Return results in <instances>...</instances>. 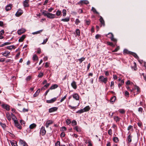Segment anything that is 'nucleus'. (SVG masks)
Here are the masks:
<instances>
[{
    "label": "nucleus",
    "mask_w": 146,
    "mask_h": 146,
    "mask_svg": "<svg viewBox=\"0 0 146 146\" xmlns=\"http://www.w3.org/2000/svg\"><path fill=\"white\" fill-rule=\"evenodd\" d=\"M42 30H41L40 31H37L36 32H34L32 34L33 35L36 34H38L40 33V32H42Z\"/></svg>",
    "instance_id": "nucleus-43"
},
{
    "label": "nucleus",
    "mask_w": 146,
    "mask_h": 146,
    "mask_svg": "<svg viewBox=\"0 0 146 146\" xmlns=\"http://www.w3.org/2000/svg\"><path fill=\"white\" fill-rule=\"evenodd\" d=\"M114 82L113 81H111V85H110V86L111 88H113L114 87Z\"/></svg>",
    "instance_id": "nucleus-61"
},
{
    "label": "nucleus",
    "mask_w": 146,
    "mask_h": 146,
    "mask_svg": "<svg viewBox=\"0 0 146 146\" xmlns=\"http://www.w3.org/2000/svg\"><path fill=\"white\" fill-rule=\"evenodd\" d=\"M123 52L124 53L126 54H131V52H129L128 51V50L126 49H125L124 50Z\"/></svg>",
    "instance_id": "nucleus-45"
},
{
    "label": "nucleus",
    "mask_w": 146,
    "mask_h": 146,
    "mask_svg": "<svg viewBox=\"0 0 146 146\" xmlns=\"http://www.w3.org/2000/svg\"><path fill=\"white\" fill-rule=\"evenodd\" d=\"M29 0H25L23 1V5L24 7H27L29 6L28 4Z\"/></svg>",
    "instance_id": "nucleus-11"
},
{
    "label": "nucleus",
    "mask_w": 146,
    "mask_h": 146,
    "mask_svg": "<svg viewBox=\"0 0 146 146\" xmlns=\"http://www.w3.org/2000/svg\"><path fill=\"white\" fill-rule=\"evenodd\" d=\"M25 31V30L24 29H21L18 30L17 31V33L18 35H20L23 33Z\"/></svg>",
    "instance_id": "nucleus-17"
},
{
    "label": "nucleus",
    "mask_w": 146,
    "mask_h": 146,
    "mask_svg": "<svg viewBox=\"0 0 146 146\" xmlns=\"http://www.w3.org/2000/svg\"><path fill=\"white\" fill-rule=\"evenodd\" d=\"M2 55L4 56H9L10 54V52L8 51H5L4 52L2 53Z\"/></svg>",
    "instance_id": "nucleus-12"
},
{
    "label": "nucleus",
    "mask_w": 146,
    "mask_h": 146,
    "mask_svg": "<svg viewBox=\"0 0 146 146\" xmlns=\"http://www.w3.org/2000/svg\"><path fill=\"white\" fill-rule=\"evenodd\" d=\"M89 3V2L87 0H81L79 1V2L78 3V4H80L81 5H82L83 4H87Z\"/></svg>",
    "instance_id": "nucleus-15"
},
{
    "label": "nucleus",
    "mask_w": 146,
    "mask_h": 146,
    "mask_svg": "<svg viewBox=\"0 0 146 146\" xmlns=\"http://www.w3.org/2000/svg\"><path fill=\"white\" fill-rule=\"evenodd\" d=\"M118 111L121 114H123L125 112V110L123 109H120L118 110Z\"/></svg>",
    "instance_id": "nucleus-44"
},
{
    "label": "nucleus",
    "mask_w": 146,
    "mask_h": 146,
    "mask_svg": "<svg viewBox=\"0 0 146 146\" xmlns=\"http://www.w3.org/2000/svg\"><path fill=\"white\" fill-rule=\"evenodd\" d=\"M98 79L99 82H103L105 84H106L108 81V78H105L103 76H100Z\"/></svg>",
    "instance_id": "nucleus-2"
},
{
    "label": "nucleus",
    "mask_w": 146,
    "mask_h": 146,
    "mask_svg": "<svg viewBox=\"0 0 146 146\" xmlns=\"http://www.w3.org/2000/svg\"><path fill=\"white\" fill-rule=\"evenodd\" d=\"M73 97L74 98L76 99V100H79V97L78 95L76 93L73 94L72 95Z\"/></svg>",
    "instance_id": "nucleus-18"
},
{
    "label": "nucleus",
    "mask_w": 146,
    "mask_h": 146,
    "mask_svg": "<svg viewBox=\"0 0 146 146\" xmlns=\"http://www.w3.org/2000/svg\"><path fill=\"white\" fill-rule=\"evenodd\" d=\"M68 106L71 109H76V107L72 106L70 105H69Z\"/></svg>",
    "instance_id": "nucleus-56"
},
{
    "label": "nucleus",
    "mask_w": 146,
    "mask_h": 146,
    "mask_svg": "<svg viewBox=\"0 0 146 146\" xmlns=\"http://www.w3.org/2000/svg\"><path fill=\"white\" fill-rule=\"evenodd\" d=\"M31 77L30 76H27L26 79L27 81H29L31 79Z\"/></svg>",
    "instance_id": "nucleus-53"
},
{
    "label": "nucleus",
    "mask_w": 146,
    "mask_h": 146,
    "mask_svg": "<svg viewBox=\"0 0 146 146\" xmlns=\"http://www.w3.org/2000/svg\"><path fill=\"white\" fill-rule=\"evenodd\" d=\"M43 73L40 72L38 74V76L39 77H42L43 76Z\"/></svg>",
    "instance_id": "nucleus-58"
},
{
    "label": "nucleus",
    "mask_w": 146,
    "mask_h": 146,
    "mask_svg": "<svg viewBox=\"0 0 146 146\" xmlns=\"http://www.w3.org/2000/svg\"><path fill=\"white\" fill-rule=\"evenodd\" d=\"M132 136L131 135H129L127 138V139L129 143H130L132 141Z\"/></svg>",
    "instance_id": "nucleus-19"
},
{
    "label": "nucleus",
    "mask_w": 146,
    "mask_h": 146,
    "mask_svg": "<svg viewBox=\"0 0 146 146\" xmlns=\"http://www.w3.org/2000/svg\"><path fill=\"white\" fill-rule=\"evenodd\" d=\"M119 49V46H117V47L113 51V52H116Z\"/></svg>",
    "instance_id": "nucleus-52"
},
{
    "label": "nucleus",
    "mask_w": 146,
    "mask_h": 146,
    "mask_svg": "<svg viewBox=\"0 0 146 146\" xmlns=\"http://www.w3.org/2000/svg\"><path fill=\"white\" fill-rule=\"evenodd\" d=\"M84 109H80L79 110H78L77 111H76V113H79L80 114L84 112Z\"/></svg>",
    "instance_id": "nucleus-34"
},
{
    "label": "nucleus",
    "mask_w": 146,
    "mask_h": 146,
    "mask_svg": "<svg viewBox=\"0 0 146 146\" xmlns=\"http://www.w3.org/2000/svg\"><path fill=\"white\" fill-rule=\"evenodd\" d=\"M76 33L77 35L78 36H80V32L79 29H77L76 30Z\"/></svg>",
    "instance_id": "nucleus-35"
},
{
    "label": "nucleus",
    "mask_w": 146,
    "mask_h": 146,
    "mask_svg": "<svg viewBox=\"0 0 146 146\" xmlns=\"http://www.w3.org/2000/svg\"><path fill=\"white\" fill-rule=\"evenodd\" d=\"M48 40V38H46L43 40V42L41 44H45Z\"/></svg>",
    "instance_id": "nucleus-48"
},
{
    "label": "nucleus",
    "mask_w": 146,
    "mask_h": 146,
    "mask_svg": "<svg viewBox=\"0 0 146 146\" xmlns=\"http://www.w3.org/2000/svg\"><path fill=\"white\" fill-rule=\"evenodd\" d=\"M49 64V63L48 62H46L45 63V67L46 68L48 67L49 66L48 65Z\"/></svg>",
    "instance_id": "nucleus-62"
},
{
    "label": "nucleus",
    "mask_w": 146,
    "mask_h": 146,
    "mask_svg": "<svg viewBox=\"0 0 146 146\" xmlns=\"http://www.w3.org/2000/svg\"><path fill=\"white\" fill-rule=\"evenodd\" d=\"M74 129L76 130L78 132H80L81 131V128L78 126H76L74 128Z\"/></svg>",
    "instance_id": "nucleus-23"
},
{
    "label": "nucleus",
    "mask_w": 146,
    "mask_h": 146,
    "mask_svg": "<svg viewBox=\"0 0 146 146\" xmlns=\"http://www.w3.org/2000/svg\"><path fill=\"white\" fill-rule=\"evenodd\" d=\"M71 85L72 88L74 89H76L77 88L76 83L74 81H73L71 84Z\"/></svg>",
    "instance_id": "nucleus-9"
},
{
    "label": "nucleus",
    "mask_w": 146,
    "mask_h": 146,
    "mask_svg": "<svg viewBox=\"0 0 146 146\" xmlns=\"http://www.w3.org/2000/svg\"><path fill=\"white\" fill-rule=\"evenodd\" d=\"M62 12L63 13V16L64 17H65L66 14V11L65 9L62 10Z\"/></svg>",
    "instance_id": "nucleus-37"
},
{
    "label": "nucleus",
    "mask_w": 146,
    "mask_h": 146,
    "mask_svg": "<svg viewBox=\"0 0 146 146\" xmlns=\"http://www.w3.org/2000/svg\"><path fill=\"white\" fill-rule=\"evenodd\" d=\"M19 143L21 145H22L23 146H28L27 144L25 141L23 140L20 139Z\"/></svg>",
    "instance_id": "nucleus-16"
},
{
    "label": "nucleus",
    "mask_w": 146,
    "mask_h": 146,
    "mask_svg": "<svg viewBox=\"0 0 146 146\" xmlns=\"http://www.w3.org/2000/svg\"><path fill=\"white\" fill-rule=\"evenodd\" d=\"M130 54L133 55L134 57H135L136 58H139V57L135 53L131 52Z\"/></svg>",
    "instance_id": "nucleus-41"
},
{
    "label": "nucleus",
    "mask_w": 146,
    "mask_h": 146,
    "mask_svg": "<svg viewBox=\"0 0 146 146\" xmlns=\"http://www.w3.org/2000/svg\"><path fill=\"white\" fill-rule=\"evenodd\" d=\"M0 125L3 128H5L6 127V125L5 124L3 123H0Z\"/></svg>",
    "instance_id": "nucleus-55"
},
{
    "label": "nucleus",
    "mask_w": 146,
    "mask_h": 146,
    "mask_svg": "<svg viewBox=\"0 0 146 146\" xmlns=\"http://www.w3.org/2000/svg\"><path fill=\"white\" fill-rule=\"evenodd\" d=\"M112 130L111 129H110L108 130V133L110 135H111L112 134Z\"/></svg>",
    "instance_id": "nucleus-54"
},
{
    "label": "nucleus",
    "mask_w": 146,
    "mask_h": 146,
    "mask_svg": "<svg viewBox=\"0 0 146 146\" xmlns=\"http://www.w3.org/2000/svg\"><path fill=\"white\" fill-rule=\"evenodd\" d=\"M83 109H84V112H86L88 111L90 109V108L89 106H87Z\"/></svg>",
    "instance_id": "nucleus-33"
},
{
    "label": "nucleus",
    "mask_w": 146,
    "mask_h": 146,
    "mask_svg": "<svg viewBox=\"0 0 146 146\" xmlns=\"http://www.w3.org/2000/svg\"><path fill=\"white\" fill-rule=\"evenodd\" d=\"M80 22V21L78 19H76L75 21V23L76 25H78Z\"/></svg>",
    "instance_id": "nucleus-46"
},
{
    "label": "nucleus",
    "mask_w": 146,
    "mask_h": 146,
    "mask_svg": "<svg viewBox=\"0 0 146 146\" xmlns=\"http://www.w3.org/2000/svg\"><path fill=\"white\" fill-rule=\"evenodd\" d=\"M72 125L73 126L76 125L77 122L75 120H73L71 122Z\"/></svg>",
    "instance_id": "nucleus-39"
},
{
    "label": "nucleus",
    "mask_w": 146,
    "mask_h": 146,
    "mask_svg": "<svg viewBox=\"0 0 146 146\" xmlns=\"http://www.w3.org/2000/svg\"><path fill=\"white\" fill-rule=\"evenodd\" d=\"M15 126L19 129H21L22 127L21 125L18 123L17 120L15 119L14 120Z\"/></svg>",
    "instance_id": "nucleus-6"
},
{
    "label": "nucleus",
    "mask_w": 146,
    "mask_h": 146,
    "mask_svg": "<svg viewBox=\"0 0 146 146\" xmlns=\"http://www.w3.org/2000/svg\"><path fill=\"white\" fill-rule=\"evenodd\" d=\"M23 13V11L20 9H19L15 14V15L17 17H19Z\"/></svg>",
    "instance_id": "nucleus-8"
},
{
    "label": "nucleus",
    "mask_w": 146,
    "mask_h": 146,
    "mask_svg": "<svg viewBox=\"0 0 146 146\" xmlns=\"http://www.w3.org/2000/svg\"><path fill=\"white\" fill-rule=\"evenodd\" d=\"M66 96L67 95H66L62 98L61 99L60 101V102H62L66 98Z\"/></svg>",
    "instance_id": "nucleus-49"
},
{
    "label": "nucleus",
    "mask_w": 146,
    "mask_h": 146,
    "mask_svg": "<svg viewBox=\"0 0 146 146\" xmlns=\"http://www.w3.org/2000/svg\"><path fill=\"white\" fill-rule=\"evenodd\" d=\"M140 92V88L137 86H135L134 87V95L137 94Z\"/></svg>",
    "instance_id": "nucleus-3"
},
{
    "label": "nucleus",
    "mask_w": 146,
    "mask_h": 146,
    "mask_svg": "<svg viewBox=\"0 0 146 146\" xmlns=\"http://www.w3.org/2000/svg\"><path fill=\"white\" fill-rule=\"evenodd\" d=\"M61 21L64 22H67L70 21V18L69 17H66L64 19H62Z\"/></svg>",
    "instance_id": "nucleus-26"
},
{
    "label": "nucleus",
    "mask_w": 146,
    "mask_h": 146,
    "mask_svg": "<svg viewBox=\"0 0 146 146\" xmlns=\"http://www.w3.org/2000/svg\"><path fill=\"white\" fill-rule=\"evenodd\" d=\"M36 126V125L35 123H33L31 125L29 126V128L31 129H33Z\"/></svg>",
    "instance_id": "nucleus-32"
},
{
    "label": "nucleus",
    "mask_w": 146,
    "mask_h": 146,
    "mask_svg": "<svg viewBox=\"0 0 146 146\" xmlns=\"http://www.w3.org/2000/svg\"><path fill=\"white\" fill-rule=\"evenodd\" d=\"M125 96H129V94L128 92L126 91L125 92Z\"/></svg>",
    "instance_id": "nucleus-57"
},
{
    "label": "nucleus",
    "mask_w": 146,
    "mask_h": 146,
    "mask_svg": "<svg viewBox=\"0 0 146 146\" xmlns=\"http://www.w3.org/2000/svg\"><path fill=\"white\" fill-rule=\"evenodd\" d=\"M85 59V58L84 57H82L78 59V60L79 61V63L80 64Z\"/></svg>",
    "instance_id": "nucleus-38"
},
{
    "label": "nucleus",
    "mask_w": 146,
    "mask_h": 146,
    "mask_svg": "<svg viewBox=\"0 0 146 146\" xmlns=\"http://www.w3.org/2000/svg\"><path fill=\"white\" fill-rule=\"evenodd\" d=\"M114 120L116 123L119 122L121 118L119 117L118 116H114L113 117Z\"/></svg>",
    "instance_id": "nucleus-14"
},
{
    "label": "nucleus",
    "mask_w": 146,
    "mask_h": 146,
    "mask_svg": "<svg viewBox=\"0 0 146 146\" xmlns=\"http://www.w3.org/2000/svg\"><path fill=\"white\" fill-rule=\"evenodd\" d=\"M46 133V131L44 127L42 126L40 129V133L42 135H44Z\"/></svg>",
    "instance_id": "nucleus-5"
},
{
    "label": "nucleus",
    "mask_w": 146,
    "mask_h": 146,
    "mask_svg": "<svg viewBox=\"0 0 146 146\" xmlns=\"http://www.w3.org/2000/svg\"><path fill=\"white\" fill-rule=\"evenodd\" d=\"M15 48L16 47L14 45H13L7 46V48L9 50H11L12 49H15Z\"/></svg>",
    "instance_id": "nucleus-28"
},
{
    "label": "nucleus",
    "mask_w": 146,
    "mask_h": 146,
    "mask_svg": "<svg viewBox=\"0 0 146 146\" xmlns=\"http://www.w3.org/2000/svg\"><path fill=\"white\" fill-rule=\"evenodd\" d=\"M42 14L44 16H46L47 18L49 19H53L54 18H57L56 17L55 14L50 13L46 11L43 12Z\"/></svg>",
    "instance_id": "nucleus-1"
},
{
    "label": "nucleus",
    "mask_w": 146,
    "mask_h": 146,
    "mask_svg": "<svg viewBox=\"0 0 146 146\" xmlns=\"http://www.w3.org/2000/svg\"><path fill=\"white\" fill-rule=\"evenodd\" d=\"M53 123V121L52 120H48L46 121V123L45 124L46 127V128L48 127L49 126L52 124Z\"/></svg>",
    "instance_id": "nucleus-7"
},
{
    "label": "nucleus",
    "mask_w": 146,
    "mask_h": 146,
    "mask_svg": "<svg viewBox=\"0 0 146 146\" xmlns=\"http://www.w3.org/2000/svg\"><path fill=\"white\" fill-rule=\"evenodd\" d=\"M92 11L94 13L97 14H99V13L96 11V9L93 7H92Z\"/></svg>",
    "instance_id": "nucleus-36"
},
{
    "label": "nucleus",
    "mask_w": 146,
    "mask_h": 146,
    "mask_svg": "<svg viewBox=\"0 0 146 146\" xmlns=\"http://www.w3.org/2000/svg\"><path fill=\"white\" fill-rule=\"evenodd\" d=\"M25 37V35H23L21 38L19 39V41L20 42H22Z\"/></svg>",
    "instance_id": "nucleus-24"
},
{
    "label": "nucleus",
    "mask_w": 146,
    "mask_h": 146,
    "mask_svg": "<svg viewBox=\"0 0 146 146\" xmlns=\"http://www.w3.org/2000/svg\"><path fill=\"white\" fill-rule=\"evenodd\" d=\"M33 59L34 61H36L38 60V57L36 54H35L33 56Z\"/></svg>",
    "instance_id": "nucleus-31"
},
{
    "label": "nucleus",
    "mask_w": 146,
    "mask_h": 146,
    "mask_svg": "<svg viewBox=\"0 0 146 146\" xmlns=\"http://www.w3.org/2000/svg\"><path fill=\"white\" fill-rule=\"evenodd\" d=\"M142 75L143 76V78H144V80L146 81V74L143 73Z\"/></svg>",
    "instance_id": "nucleus-64"
},
{
    "label": "nucleus",
    "mask_w": 146,
    "mask_h": 146,
    "mask_svg": "<svg viewBox=\"0 0 146 146\" xmlns=\"http://www.w3.org/2000/svg\"><path fill=\"white\" fill-rule=\"evenodd\" d=\"M61 14L62 12L61 11L58 10L56 11L55 15L57 16H59L61 15Z\"/></svg>",
    "instance_id": "nucleus-25"
},
{
    "label": "nucleus",
    "mask_w": 146,
    "mask_h": 146,
    "mask_svg": "<svg viewBox=\"0 0 146 146\" xmlns=\"http://www.w3.org/2000/svg\"><path fill=\"white\" fill-rule=\"evenodd\" d=\"M66 122L67 125H69L71 123V121L70 119H68L66 120Z\"/></svg>",
    "instance_id": "nucleus-47"
},
{
    "label": "nucleus",
    "mask_w": 146,
    "mask_h": 146,
    "mask_svg": "<svg viewBox=\"0 0 146 146\" xmlns=\"http://www.w3.org/2000/svg\"><path fill=\"white\" fill-rule=\"evenodd\" d=\"M11 5H7L5 8V10L7 11L10 10L11 8Z\"/></svg>",
    "instance_id": "nucleus-29"
},
{
    "label": "nucleus",
    "mask_w": 146,
    "mask_h": 146,
    "mask_svg": "<svg viewBox=\"0 0 146 146\" xmlns=\"http://www.w3.org/2000/svg\"><path fill=\"white\" fill-rule=\"evenodd\" d=\"M58 87V86L56 84H54L51 86L50 88V90H53L57 88Z\"/></svg>",
    "instance_id": "nucleus-20"
},
{
    "label": "nucleus",
    "mask_w": 146,
    "mask_h": 146,
    "mask_svg": "<svg viewBox=\"0 0 146 146\" xmlns=\"http://www.w3.org/2000/svg\"><path fill=\"white\" fill-rule=\"evenodd\" d=\"M6 117L9 121H10L11 120V117L8 113H6Z\"/></svg>",
    "instance_id": "nucleus-42"
},
{
    "label": "nucleus",
    "mask_w": 146,
    "mask_h": 146,
    "mask_svg": "<svg viewBox=\"0 0 146 146\" xmlns=\"http://www.w3.org/2000/svg\"><path fill=\"white\" fill-rule=\"evenodd\" d=\"M3 108L6 109L7 111H9L10 110L9 106L7 105H3Z\"/></svg>",
    "instance_id": "nucleus-22"
},
{
    "label": "nucleus",
    "mask_w": 146,
    "mask_h": 146,
    "mask_svg": "<svg viewBox=\"0 0 146 146\" xmlns=\"http://www.w3.org/2000/svg\"><path fill=\"white\" fill-rule=\"evenodd\" d=\"M55 146H60V143L59 141H57L55 143Z\"/></svg>",
    "instance_id": "nucleus-50"
},
{
    "label": "nucleus",
    "mask_w": 146,
    "mask_h": 146,
    "mask_svg": "<svg viewBox=\"0 0 146 146\" xmlns=\"http://www.w3.org/2000/svg\"><path fill=\"white\" fill-rule=\"evenodd\" d=\"M108 37L110 38L111 40L115 42H116L117 40L115 38H114L113 35L112 33H108Z\"/></svg>",
    "instance_id": "nucleus-4"
},
{
    "label": "nucleus",
    "mask_w": 146,
    "mask_h": 146,
    "mask_svg": "<svg viewBox=\"0 0 146 146\" xmlns=\"http://www.w3.org/2000/svg\"><path fill=\"white\" fill-rule=\"evenodd\" d=\"M50 85V83H47L46 84V85H45L44 86V87H45L46 88H47L48 86H49V85Z\"/></svg>",
    "instance_id": "nucleus-60"
},
{
    "label": "nucleus",
    "mask_w": 146,
    "mask_h": 146,
    "mask_svg": "<svg viewBox=\"0 0 146 146\" xmlns=\"http://www.w3.org/2000/svg\"><path fill=\"white\" fill-rule=\"evenodd\" d=\"M107 44L110 46H114V45L111 42H107Z\"/></svg>",
    "instance_id": "nucleus-51"
},
{
    "label": "nucleus",
    "mask_w": 146,
    "mask_h": 146,
    "mask_svg": "<svg viewBox=\"0 0 146 146\" xmlns=\"http://www.w3.org/2000/svg\"><path fill=\"white\" fill-rule=\"evenodd\" d=\"M99 20L102 25L104 26L105 25L104 21L103 18L101 16L100 17V18Z\"/></svg>",
    "instance_id": "nucleus-21"
},
{
    "label": "nucleus",
    "mask_w": 146,
    "mask_h": 146,
    "mask_svg": "<svg viewBox=\"0 0 146 146\" xmlns=\"http://www.w3.org/2000/svg\"><path fill=\"white\" fill-rule=\"evenodd\" d=\"M88 146H92V144L91 143V141L89 140L88 141Z\"/></svg>",
    "instance_id": "nucleus-63"
},
{
    "label": "nucleus",
    "mask_w": 146,
    "mask_h": 146,
    "mask_svg": "<svg viewBox=\"0 0 146 146\" xmlns=\"http://www.w3.org/2000/svg\"><path fill=\"white\" fill-rule=\"evenodd\" d=\"M58 109V108L56 107H54L50 108L49 110V112L51 113L56 111Z\"/></svg>",
    "instance_id": "nucleus-13"
},
{
    "label": "nucleus",
    "mask_w": 146,
    "mask_h": 146,
    "mask_svg": "<svg viewBox=\"0 0 146 146\" xmlns=\"http://www.w3.org/2000/svg\"><path fill=\"white\" fill-rule=\"evenodd\" d=\"M57 99V98H54L51 100H47L46 102L48 103H52L55 102Z\"/></svg>",
    "instance_id": "nucleus-10"
},
{
    "label": "nucleus",
    "mask_w": 146,
    "mask_h": 146,
    "mask_svg": "<svg viewBox=\"0 0 146 146\" xmlns=\"http://www.w3.org/2000/svg\"><path fill=\"white\" fill-rule=\"evenodd\" d=\"M113 141L115 143H117L119 141L118 138L117 137H115L113 138Z\"/></svg>",
    "instance_id": "nucleus-40"
},
{
    "label": "nucleus",
    "mask_w": 146,
    "mask_h": 146,
    "mask_svg": "<svg viewBox=\"0 0 146 146\" xmlns=\"http://www.w3.org/2000/svg\"><path fill=\"white\" fill-rule=\"evenodd\" d=\"M116 100V97L115 96H114L111 97L110 99V102L112 103L114 102Z\"/></svg>",
    "instance_id": "nucleus-30"
},
{
    "label": "nucleus",
    "mask_w": 146,
    "mask_h": 146,
    "mask_svg": "<svg viewBox=\"0 0 146 146\" xmlns=\"http://www.w3.org/2000/svg\"><path fill=\"white\" fill-rule=\"evenodd\" d=\"M41 52V50L40 48H39L37 49V53L38 54H40Z\"/></svg>",
    "instance_id": "nucleus-59"
},
{
    "label": "nucleus",
    "mask_w": 146,
    "mask_h": 146,
    "mask_svg": "<svg viewBox=\"0 0 146 146\" xmlns=\"http://www.w3.org/2000/svg\"><path fill=\"white\" fill-rule=\"evenodd\" d=\"M40 92V89H38L36 92L35 93V94L33 95V96L34 97H35L36 96H37L39 94V93Z\"/></svg>",
    "instance_id": "nucleus-27"
}]
</instances>
